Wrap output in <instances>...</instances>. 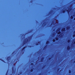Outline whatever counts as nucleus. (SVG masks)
<instances>
[{"mask_svg":"<svg viewBox=\"0 0 75 75\" xmlns=\"http://www.w3.org/2000/svg\"><path fill=\"white\" fill-rule=\"evenodd\" d=\"M26 40H24L23 41V45H24L25 44H26V43H27V42H28V39L27 38L26 39Z\"/></svg>","mask_w":75,"mask_h":75,"instance_id":"1","label":"nucleus"},{"mask_svg":"<svg viewBox=\"0 0 75 75\" xmlns=\"http://www.w3.org/2000/svg\"><path fill=\"white\" fill-rule=\"evenodd\" d=\"M12 74H14V67H12Z\"/></svg>","mask_w":75,"mask_h":75,"instance_id":"2","label":"nucleus"},{"mask_svg":"<svg viewBox=\"0 0 75 75\" xmlns=\"http://www.w3.org/2000/svg\"><path fill=\"white\" fill-rule=\"evenodd\" d=\"M11 59V57L10 56L8 57L7 58V61H10Z\"/></svg>","mask_w":75,"mask_h":75,"instance_id":"3","label":"nucleus"},{"mask_svg":"<svg viewBox=\"0 0 75 75\" xmlns=\"http://www.w3.org/2000/svg\"><path fill=\"white\" fill-rule=\"evenodd\" d=\"M33 35H31L30 37H28V39L29 41H30V40H31V38H32V37H33Z\"/></svg>","mask_w":75,"mask_h":75,"instance_id":"4","label":"nucleus"},{"mask_svg":"<svg viewBox=\"0 0 75 75\" xmlns=\"http://www.w3.org/2000/svg\"><path fill=\"white\" fill-rule=\"evenodd\" d=\"M71 10V9H69V10H66V11L67 12L68 14H69V12H70V11Z\"/></svg>","mask_w":75,"mask_h":75,"instance_id":"5","label":"nucleus"},{"mask_svg":"<svg viewBox=\"0 0 75 75\" xmlns=\"http://www.w3.org/2000/svg\"><path fill=\"white\" fill-rule=\"evenodd\" d=\"M0 60H1V61H2V62H3L4 63H6L7 64H8L9 65V63H8V62H5V61H4V60H3L2 59H0Z\"/></svg>","mask_w":75,"mask_h":75,"instance_id":"6","label":"nucleus"},{"mask_svg":"<svg viewBox=\"0 0 75 75\" xmlns=\"http://www.w3.org/2000/svg\"><path fill=\"white\" fill-rule=\"evenodd\" d=\"M61 31L62 32H63V31H66V30H65V28H64L62 29Z\"/></svg>","mask_w":75,"mask_h":75,"instance_id":"7","label":"nucleus"},{"mask_svg":"<svg viewBox=\"0 0 75 75\" xmlns=\"http://www.w3.org/2000/svg\"><path fill=\"white\" fill-rule=\"evenodd\" d=\"M71 48V47H70L69 46H68L67 47V50H70Z\"/></svg>","mask_w":75,"mask_h":75,"instance_id":"8","label":"nucleus"},{"mask_svg":"<svg viewBox=\"0 0 75 75\" xmlns=\"http://www.w3.org/2000/svg\"><path fill=\"white\" fill-rule=\"evenodd\" d=\"M63 33H62L59 35V37H63V35H61V34H62Z\"/></svg>","mask_w":75,"mask_h":75,"instance_id":"9","label":"nucleus"},{"mask_svg":"<svg viewBox=\"0 0 75 75\" xmlns=\"http://www.w3.org/2000/svg\"><path fill=\"white\" fill-rule=\"evenodd\" d=\"M26 47H27V46H25L24 47L22 48V49L21 51H23L25 49V48H26Z\"/></svg>","mask_w":75,"mask_h":75,"instance_id":"10","label":"nucleus"},{"mask_svg":"<svg viewBox=\"0 0 75 75\" xmlns=\"http://www.w3.org/2000/svg\"><path fill=\"white\" fill-rule=\"evenodd\" d=\"M44 57H42L41 59V62H43V61H44Z\"/></svg>","mask_w":75,"mask_h":75,"instance_id":"11","label":"nucleus"},{"mask_svg":"<svg viewBox=\"0 0 75 75\" xmlns=\"http://www.w3.org/2000/svg\"><path fill=\"white\" fill-rule=\"evenodd\" d=\"M47 45H45L44 47L43 48V50H45V49H46L47 48Z\"/></svg>","mask_w":75,"mask_h":75,"instance_id":"12","label":"nucleus"},{"mask_svg":"<svg viewBox=\"0 0 75 75\" xmlns=\"http://www.w3.org/2000/svg\"><path fill=\"white\" fill-rule=\"evenodd\" d=\"M45 25H46V24L45 23H44L43 24L42 26V27H44V26H45Z\"/></svg>","mask_w":75,"mask_h":75,"instance_id":"13","label":"nucleus"},{"mask_svg":"<svg viewBox=\"0 0 75 75\" xmlns=\"http://www.w3.org/2000/svg\"><path fill=\"white\" fill-rule=\"evenodd\" d=\"M70 28V27L69 26L68 27L66 28V30H68Z\"/></svg>","mask_w":75,"mask_h":75,"instance_id":"14","label":"nucleus"},{"mask_svg":"<svg viewBox=\"0 0 75 75\" xmlns=\"http://www.w3.org/2000/svg\"><path fill=\"white\" fill-rule=\"evenodd\" d=\"M55 39L56 41H58L59 40V38L58 37H56Z\"/></svg>","mask_w":75,"mask_h":75,"instance_id":"15","label":"nucleus"},{"mask_svg":"<svg viewBox=\"0 0 75 75\" xmlns=\"http://www.w3.org/2000/svg\"><path fill=\"white\" fill-rule=\"evenodd\" d=\"M49 43H50V42L49 41H47L46 42V44H49Z\"/></svg>","mask_w":75,"mask_h":75,"instance_id":"16","label":"nucleus"},{"mask_svg":"<svg viewBox=\"0 0 75 75\" xmlns=\"http://www.w3.org/2000/svg\"><path fill=\"white\" fill-rule=\"evenodd\" d=\"M33 71H34L33 69H31L30 71V72H33Z\"/></svg>","mask_w":75,"mask_h":75,"instance_id":"17","label":"nucleus"},{"mask_svg":"<svg viewBox=\"0 0 75 75\" xmlns=\"http://www.w3.org/2000/svg\"><path fill=\"white\" fill-rule=\"evenodd\" d=\"M61 33V31H59L57 33L58 34H60Z\"/></svg>","mask_w":75,"mask_h":75,"instance_id":"18","label":"nucleus"},{"mask_svg":"<svg viewBox=\"0 0 75 75\" xmlns=\"http://www.w3.org/2000/svg\"><path fill=\"white\" fill-rule=\"evenodd\" d=\"M71 42V40H68L67 41V42L68 43H69V42Z\"/></svg>","mask_w":75,"mask_h":75,"instance_id":"19","label":"nucleus"},{"mask_svg":"<svg viewBox=\"0 0 75 75\" xmlns=\"http://www.w3.org/2000/svg\"><path fill=\"white\" fill-rule=\"evenodd\" d=\"M65 13V10H63L62 11V13Z\"/></svg>","mask_w":75,"mask_h":75,"instance_id":"20","label":"nucleus"},{"mask_svg":"<svg viewBox=\"0 0 75 75\" xmlns=\"http://www.w3.org/2000/svg\"><path fill=\"white\" fill-rule=\"evenodd\" d=\"M73 18H74V17H73V16H71L70 17V18L71 19H73Z\"/></svg>","mask_w":75,"mask_h":75,"instance_id":"21","label":"nucleus"},{"mask_svg":"<svg viewBox=\"0 0 75 75\" xmlns=\"http://www.w3.org/2000/svg\"><path fill=\"white\" fill-rule=\"evenodd\" d=\"M69 74H71V70H69Z\"/></svg>","mask_w":75,"mask_h":75,"instance_id":"22","label":"nucleus"},{"mask_svg":"<svg viewBox=\"0 0 75 75\" xmlns=\"http://www.w3.org/2000/svg\"><path fill=\"white\" fill-rule=\"evenodd\" d=\"M33 47V46H28V47L29 48H31V47Z\"/></svg>","mask_w":75,"mask_h":75,"instance_id":"23","label":"nucleus"},{"mask_svg":"<svg viewBox=\"0 0 75 75\" xmlns=\"http://www.w3.org/2000/svg\"><path fill=\"white\" fill-rule=\"evenodd\" d=\"M75 34H74V35H73V38H75Z\"/></svg>","mask_w":75,"mask_h":75,"instance_id":"24","label":"nucleus"},{"mask_svg":"<svg viewBox=\"0 0 75 75\" xmlns=\"http://www.w3.org/2000/svg\"><path fill=\"white\" fill-rule=\"evenodd\" d=\"M52 41H53V42H55V40L54 39Z\"/></svg>","mask_w":75,"mask_h":75,"instance_id":"25","label":"nucleus"},{"mask_svg":"<svg viewBox=\"0 0 75 75\" xmlns=\"http://www.w3.org/2000/svg\"><path fill=\"white\" fill-rule=\"evenodd\" d=\"M52 59V57H50L48 59L49 60H51V59Z\"/></svg>","mask_w":75,"mask_h":75,"instance_id":"26","label":"nucleus"},{"mask_svg":"<svg viewBox=\"0 0 75 75\" xmlns=\"http://www.w3.org/2000/svg\"><path fill=\"white\" fill-rule=\"evenodd\" d=\"M30 65H33L34 63H31Z\"/></svg>","mask_w":75,"mask_h":75,"instance_id":"27","label":"nucleus"},{"mask_svg":"<svg viewBox=\"0 0 75 75\" xmlns=\"http://www.w3.org/2000/svg\"><path fill=\"white\" fill-rule=\"evenodd\" d=\"M40 43H41V42H40V41H39V42H38V44H40Z\"/></svg>","mask_w":75,"mask_h":75,"instance_id":"28","label":"nucleus"},{"mask_svg":"<svg viewBox=\"0 0 75 75\" xmlns=\"http://www.w3.org/2000/svg\"><path fill=\"white\" fill-rule=\"evenodd\" d=\"M60 30V28H59L57 30L58 31H59Z\"/></svg>","mask_w":75,"mask_h":75,"instance_id":"29","label":"nucleus"},{"mask_svg":"<svg viewBox=\"0 0 75 75\" xmlns=\"http://www.w3.org/2000/svg\"><path fill=\"white\" fill-rule=\"evenodd\" d=\"M39 45V44H38V43H36V45Z\"/></svg>","mask_w":75,"mask_h":75,"instance_id":"30","label":"nucleus"},{"mask_svg":"<svg viewBox=\"0 0 75 75\" xmlns=\"http://www.w3.org/2000/svg\"><path fill=\"white\" fill-rule=\"evenodd\" d=\"M14 52H15V51L13 52L12 53V54H14Z\"/></svg>","mask_w":75,"mask_h":75,"instance_id":"31","label":"nucleus"},{"mask_svg":"<svg viewBox=\"0 0 75 75\" xmlns=\"http://www.w3.org/2000/svg\"><path fill=\"white\" fill-rule=\"evenodd\" d=\"M51 12H52V11H51V12H50L49 14H51Z\"/></svg>","mask_w":75,"mask_h":75,"instance_id":"32","label":"nucleus"},{"mask_svg":"<svg viewBox=\"0 0 75 75\" xmlns=\"http://www.w3.org/2000/svg\"><path fill=\"white\" fill-rule=\"evenodd\" d=\"M31 31H32V30L30 32H29V33H31Z\"/></svg>","mask_w":75,"mask_h":75,"instance_id":"33","label":"nucleus"},{"mask_svg":"<svg viewBox=\"0 0 75 75\" xmlns=\"http://www.w3.org/2000/svg\"><path fill=\"white\" fill-rule=\"evenodd\" d=\"M73 44H75V41L73 43Z\"/></svg>","mask_w":75,"mask_h":75,"instance_id":"34","label":"nucleus"},{"mask_svg":"<svg viewBox=\"0 0 75 75\" xmlns=\"http://www.w3.org/2000/svg\"><path fill=\"white\" fill-rule=\"evenodd\" d=\"M30 3H32L33 2V0L31 1H30Z\"/></svg>","mask_w":75,"mask_h":75,"instance_id":"35","label":"nucleus"},{"mask_svg":"<svg viewBox=\"0 0 75 75\" xmlns=\"http://www.w3.org/2000/svg\"><path fill=\"white\" fill-rule=\"evenodd\" d=\"M14 65L13 66V67H14L16 65V64H13Z\"/></svg>","mask_w":75,"mask_h":75,"instance_id":"36","label":"nucleus"},{"mask_svg":"<svg viewBox=\"0 0 75 75\" xmlns=\"http://www.w3.org/2000/svg\"><path fill=\"white\" fill-rule=\"evenodd\" d=\"M6 75H7V72L6 74Z\"/></svg>","mask_w":75,"mask_h":75,"instance_id":"37","label":"nucleus"},{"mask_svg":"<svg viewBox=\"0 0 75 75\" xmlns=\"http://www.w3.org/2000/svg\"><path fill=\"white\" fill-rule=\"evenodd\" d=\"M73 17H74V16H75V14L73 15Z\"/></svg>","mask_w":75,"mask_h":75,"instance_id":"38","label":"nucleus"},{"mask_svg":"<svg viewBox=\"0 0 75 75\" xmlns=\"http://www.w3.org/2000/svg\"><path fill=\"white\" fill-rule=\"evenodd\" d=\"M73 63H75V61H74Z\"/></svg>","mask_w":75,"mask_h":75,"instance_id":"39","label":"nucleus"},{"mask_svg":"<svg viewBox=\"0 0 75 75\" xmlns=\"http://www.w3.org/2000/svg\"><path fill=\"white\" fill-rule=\"evenodd\" d=\"M74 20H75V17L74 18Z\"/></svg>","mask_w":75,"mask_h":75,"instance_id":"40","label":"nucleus"},{"mask_svg":"<svg viewBox=\"0 0 75 75\" xmlns=\"http://www.w3.org/2000/svg\"><path fill=\"white\" fill-rule=\"evenodd\" d=\"M22 74V73L21 72L20 73V74Z\"/></svg>","mask_w":75,"mask_h":75,"instance_id":"41","label":"nucleus"},{"mask_svg":"<svg viewBox=\"0 0 75 75\" xmlns=\"http://www.w3.org/2000/svg\"><path fill=\"white\" fill-rule=\"evenodd\" d=\"M59 69H57V71H59Z\"/></svg>","mask_w":75,"mask_h":75,"instance_id":"42","label":"nucleus"},{"mask_svg":"<svg viewBox=\"0 0 75 75\" xmlns=\"http://www.w3.org/2000/svg\"><path fill=\"white\" fill-rule=\"evenodd\" d=\"M17 62H16L15 64H16L17 63Z\"/></svg>","mask_w":75,"mask_h":75,"instance_id":"43","label":"nucleus"},{"mask_svg":"<svg viewBox=\"0 0 75 75\" xmlns=\"http://www.w3.org/2000/svg\"><path fill=\"white\" fill-rule=\"evenodd\" d=\"M61 70H60V71H61Z\"/></svg>","mask_w":75,"mask_h":75,"instance_id":"44","label":"nucleus"},{"mask_svg":"<svg viewBox=\"0 0 75 75\" xmlns=\"http://www.w3.org/2000/svg\"><path fill=\"white\" fill-rule=\"evenodd\" d=\"M10 75H12V74H10Z\"/></svg>","mask_w":75,"mask_h":75,"instance_id":"45","label":"nucleus"},{"mask_svg":"<svg viewBox=\"0 0 75 75\" xmlns=\"http://www.w3.org/2000/svg\"><path fill=\"white\" fill-rule=\"evenodd\" d=\"M23 53H24V52H23L22 53L23 54Z\"/></svg>","mask_w":75,"mask_h":75,"instance_id":"46","label":"nucleus"},{"mask_svg":"<svg viewBox=\"0 0 75 75\" xmlns=\"http://www.w3.org/2000/svg\"><path fill=\"white\" fill-rule=\"evenodd\" d=\"M23 34H21V35H22Z\"/></svg>","mask_w":75,"mask_h":75,"instance_id":"47","label":"nucleus"},{"mask_svg":"<svg viewBox=\"0 0 75 75\" xmlns=\"http://www.w3.org/2000/svg\"><path fill=\"white\" fill-rule=\"evenodd\" d=\"M23 35H24V34H23V35L22 36H23Z\"/></svg>","mask_w":75,"mask_h":75,"instance_id":"48","label":"nucleus"},{"mask_svg":"<svg viewBox=\"0 0 75 75\" xmlns=\"http://www.w3.org/2000/svg\"><path fill=\"white\" fill-rule=\"evenodd\" d=\"M74 1H75V0H74Z\"/></svg>","mask_w":75,"mask_h":75,"instance_id":"49","label":"nucleus"},{"mask_svg":"<svg viewBox=\"0 0 75 75\" xmlns=\"http://www.w3.org/2000/svg\"><path fill=\"white\" fill-rule=\"evenodd\" d=\"M57 16H59V15H58Z\"/></svg>","mask_w":75,"mask_h":75,"instance_id":"50","label":"nucleus"},{"mask_svg":"<svg viewBox=\"0 0 75 75\" xmlns=\"http://www.w3.org/2000/svg\"><path fill=\"white\" fill-rule=\"evenodd\" d=\"M18 75H20V74H18Z\"/></svg>","mask_w":75,"mask_h":75,"instance_id":"51","label":"nucleus"},{"mask_svg":"<svg viewBox=\"0 0 75 75\" xmlns=\"http://www.w3.org/2000/svg\"><path fill=\"white\" fill-rule=\"evenodd\" d=\"M34 68H33V69H34Z\"/></svg>","mask_w":75,"mask_h":75,"instance_id":"52","label":"nucleus"},{"mask_svg":"<svg viewBox=\"0 0 75 75\" xmlns=\"http://www.w3.org/2000/svg\"><path fill=\"white\" fill-rule=\"evenodd\" d=\"M37 22H38V21H37Z\"/></svg>","mask_w":75,"mask_h":75,"instance_id":"53","label":"nucleus"}]
</instances>
